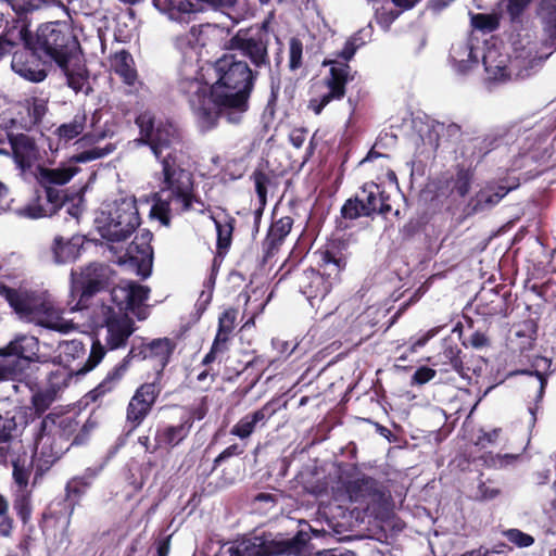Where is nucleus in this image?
<instances>
[{"label":"nucleus","mask_w":556,"mask_h":556,"mask_svg":"<svg viewBox=\"0 0 556 556\" xmlns=\"http://www.w3.org/2000/svg\"><path fill=\"white\" fill-rule=\"evenodd\" d=\"M542 29L545 37L543 45L556 50V0L542 17Z\"/></svg>","instance_id":"49530a36"},{"label":"nucleus","mask_w":556,"mask_h":556,"mask_svg":"<svg viewBox=\"0 0 556 556\" xmlns=\"http://www.w3.org/2000/svg\"><path fill=\"white\" fill-rule=\"evenodd\" d=\"M539 334V324L533 318H528L513 324L509 328H494L491 325L486 330L476 327L472 319L467 326L458 323L448 334L442 336V348H483L491 340L504 341L506 348H533Z\"/></svg>","instance_id":"f03ea898"},{"label":"nucleus","mask_w":556,"mask_h":556,"mask_svg":"<svg viewBox=\"0 0 556 556\" xmlns=\"http://www.w3.org/2000/svg\"><path fill=\"white\" fill-rule=\"evenodd\" d=\"M12 466L15 484L13 509L23 523H27L31 518L33 511V490L29 488L30 468L25 467L20 458L13 459Z\"/></svg>","instance_id":"a211bd4d"},{"label":"nucleus","mask_w":556,"mask_h":556,"mask_svg":"<svg viewBox=\"0 0 556 556\" xmlns=\"http://www.w3.org/2000/svg\"><path fill=\"white\" fill-rule=\"evenodd\" d=\"M362 48L361 43H354L353 41L346 40L342 50L333 53L334 58L339 60L340 62H345L349 64V62L354 58L356 51Z\"/></svg>","instance_id":"0e129e2a"},{"label":"nucleus","mask_w":556,"mask_h":556,"mask_svg":"<svg viewBox=\"0 0 556 556\" xmlns=\"http://www.w3.org/2000/svg\"><path fill=\"white\" fill-rule=\"evenodd\" d=\"M115 270L104 263L91 262L71 271V295L76 299L72 311H83L92 304L93 298L109 291L114 285Z\"/></svg>","instance_id":"39448f33"},{"label":"nucleus","mask_w":556,"mask_h":556,"mask_svg":"<svg viewBox=\"0 0 556 556\" xmlns=\"http://www.w3.org/2000/svg\"><path fill=\"white\" fill-rule=\"evenodd\" d=\"M186 198L187 200L182 199L179 202L180 213H186L193 210L199 214H205V212L208 210V206H206L204 201L195 193L194 187L192 188V191L188 192Z\"/></svg>","instance_id":"4d7b16f0"},{"label":"nucleus","mask_w":556,"mask_h":556,"mask_svg":"<svg viewBox=\"0 0 556 556\" xmlns=\"http://www.w3.org/2000/svg\"><path fill=\"white\" fill-rule=\"evenodd\" d=\"M476 313L483 318V329L486 320L493 317H507L513 312L511 292L505 287L501 289H482L476 296ZM480 327L479 320L473 321Z\"/></svg>","instance_id":"dca6fc26"},{"label":"nucleus","mask_w":556,"mask_h":556,"mask_svg":"<svg viewBox=\"0 0 556 556\" xmlns=\"http://www.w3.org/2000/svg\"><path fill=\"white\" fill-rule=\"evenodd\" d=\"M87 115L85 112H80L74 115L73 119L68 123L60 125L56 129V134L60 139L70 141L79 135H81L86 128Z\"/></svg>","instance_id":"a18cd8bd"},{"label":"nucleus","mask_w":556,"mask_h":556,"mask_svg":"<svg viewBox=\"0 0 556 556\" xmlns=\"http://www.w3.org/2000/svg\"><path fill=\"white\" fill-rule=\"evenodd\" d=\"M270 42L262 37L250 35L245 29L237 33L226 41L225 49L237 51L242 58L248 59L253 70L270 68L271 61L268 52Z\"/></svg>","instance_id":"ddd939ff"},{"label":"nucleus","mask_w":556,"mask_h":556,"mask_svg":"<svg viewBox=\"0 0 556 556\" xmlns=\"http://www.w3.org/2000/svg\"><path fill=\"white\" fill-rule=\"evenodd\" d=\"M159 389L154 383L142 384L131 397L127 407V420L138 426L150 412Z\"/></svg>","instance_id":"393cba45"},{"label":"nucleus","mask_w":556,"mask_h":556,"mask_svg":"<svg viewBox=\"0 0 556 556\" xmlns=\"http://www.w3.org/2000/svg\"><path fill=\"white\" fill-rule=\"evenodd\" d=\"M174 202L170 198L161 199L160 197L155 199L151 210L150 215L153 218H156L161 222L162 225L168 227L170 225V203Z\"/></svg>","instance_id":"864d4df0"},{"label":"nucleus","mask_w":556,"mask_h":556,"mask_svg":"<svg viewBox=\"0 0 556 556\" xmlns=\"http://www.w3.org/2000/svg\"><path fill=\"white\" fill-rule=\"evenodd\" d=\"M110 63L112 71L121 78L124 85L136 90L138 89L137 86H142L135 60L129 51L122 49L111 54Z\"/></svg>","instance_id":"cd10ccee"},{"label":"nucleus","mask_w":556,"mask_h":556,"mask_svg":"<svg viewBox=\"0 0 556 556\" xmlns=\"http://www.w3.org/2000/svg\"><path fill=\"white\" fill-rule=\"evenodd\" d=\"M78 172V167L46 168L37 165V184L60 188L67 184Z\"/></svg>","instance_id":"58836bf2"},{"label":"nucleus","mask_w":556,"mask_h":556,"mask_svg":"<svg viewBox=\"0 0 556 556\" xmlns=\"http://www.w3.org/2000/svg\"><path fill=\"white\" fill-rule=\"evenodd\" d=\"M75 352L76 354L71 355L72 361L68 359L70 354H66L67 364L51 372L48 388L37 391V413L46 409L59 397L73 376H81L93 369L104 357L105 350H90L85 362L86 350H75Z\"/></svg>","instance_id":"20e7f679"},{"label":"nucleus","mask_w":556,"mask_h":556,"mask_svg":"<svg viewBox=\"0 0 556 556\" xmlns=\"http://www.w3.org/2000/svg\"><path fill=\"white\" fill-rule=\"evenodd\" d=\"M238 0H152L153 5L172 18L180 14L195 13L202 10V4L214 9H229L235 7Z\"/></svg>","instance_id":"412c9836"},{"label":"nucleus","mask_w":556,"mask_h":556,"mask_svg":"<svg viewBox=\"0 0 556 556\" xmlns=\"http://www.w3.org/2000/svg\"><path fill=\"white\" fill-rule=\"evenodd\" d=\"M135 350H130L127 357L116 366L112 371H110L106 378L92 391L89 392V396L92 401H96L99 396H102L106 392L111 391L114 384L122 378V376L127 370L128 363L130 358H134L136 355L134 354Z\"/></svg>","instance_id":"37998d69"},{"label":"nucleus","mask_w":556,"mask_h":556,"mask_svg":"<svg viewBox=\"0 0 556 556\" xmlns=\"http://www.w3.org/2000/svg\"><path fill=\"white\" fill-rule=\"evenodd\" d=\"M113 152L112 144L104 148L92 147L88 150L73 154L70 157L71 163H88L98 159H102Z\"/></svg>","instance_id":"603ef678"},{"label":"nucleus","mask_w":556,"mask_h":556,"mask_svg":"<svg viewBox=\"0 0 556 556\" xmlns=\"http://www.w3.org/2000/svg\"><path fill=\"white\" fill-rule=\"evenodd\" d=\"M14 431H16L15 417L10 413L0 415V444L9 443Z\"/></svg>","instance_id":"680f3d73"},{"label":"nucleus","mask_w":556,"mask_h":556,"mask_svg":"<svg viewBox=\"0 0 556 556\" xmlns=\"http://www.w3.org/2000/svg\"><path fill=\"white\" fill-rule=\"evenodd\" d=\"M193 419L191 416H186L181 419L179 425L162 426L155 432V444L153 450L162 447H174L178 445L190 432Z\"/></svg>","instance_id":"473e14b6"},{"label":"nucleus","mask_w":556,"mask_h":556,"mask_svg":"<svg viewBox=\"0 0 556 556\" xmlns=\"http://www.w3.org/2000/svg\"><path fill=\"white\" fill-rule=\"evenodd\" d=\"M112 302L116 305L121 313L128 312V283L126 286H112L110 288Z\"/></svg>","instance_id":"052dcab7"},{"label":"nucleus","mask_w":556,"mask_h":556,"mask_svg":"<svg viewBox=\"0 0 556 556\" xmlns=\"http://www.w3.org/2000/svg\"><path fill=\"white\" fill-rule=\"evenodd\" d=\"M296 285L301 293L311 302L325 299L333 288L327 278L320 274V270L312 267L298 275Z\"/></svg>","instance_id":"b1692460"},{"label":"nucleus","mask_w":556,"mask_h":556,"mask_svg":"<svg viewBox=\"0 0 556 556\" xmlns=\"http://www.w3.org/2000/svg\"><path fill=\"white\" fill-rule=\"evenodd\" d=\"M5 136L20 175L24 180L33 181L35 179V138L13 130H8Z\"/></svg>","instance_id":"f3484780"},{"label":"nucleus","mask_w":556,"mask_h":556,"mask_svg":"<svg viewBox=\"0 0 556 556\" xmlns=\"http://www.w3.org/2000/svg\"><path fill=\"white\" fill-rule=\"evenodd\" d=\"M87 241V238L81 235H74L67 240L56 236L51 247L55 263L65 264L78 260L85 251V243Z\"/></svg>","instance_id":"c85d7f7f"},{"label":"nucleus","mask_w":556,"mask_h":556,"mask_svg":"<svg viewBox=\"0 0 556 556\" xmlns=\"http://www.w3.org/2000/svg\"><path fill=\"white\" fill-rule=\"evenodd\" d=\"M445 330H446L445 326L435 327V328L427 330L422 334L418 336V338L413 342L412 348H421V346L426 345L431 338L435 337L437 334H439L441 332H444Z\"/></svg>","instance_id":"774afa93"},{"label":"nucleus","mask_w":556,"mask_h":556,"mask_svg":"<svg viewBox=\"0 0 556 556\" xmlns=\"http://www.w3.org/2000/svg\"><path fill=\"white\" fill-rule=\"evenodd\" d=\"M514 51L508 64L500 67V77L502 79L518 80L528 78L533 68L542 61L536 55V48L531 40L526 43L522 40L514 41Z\"/></svg>","instance_id":"4468645a"},{"label":"nucleus","mask_w":556,"mask_h":556,"mask_svg":"<svg viewBox=\"0 0 556 556\" xmlns=\"http://www.w3.org/2000/svg\"><path fill=\"white\" fill-rule=\"evenodd\" d=\"M214 222L217 240L216 248L219 254L226 253L232 242V233L235 230L236 218L230 215H225L224 219H217L214 216H211Z\"/></svg>","instance_id":"79ce46f5"},{"label":"nucleus","mask_w":556,"mask_h":556,"mask_svg":"<svg viewBox=\"0 0 556 556\" xmlns=\"http://www.w3.org/2000/svg\"><path fill=\"white\" fill-rule=\"evenodd\" d=\"M321 65L330 66V68L323 79L327 92L308 101L307 108L315 115H320L329 103L341 101L346 94L348 84L354 79L352 67L345 62H340L337 59H325Z\"/></svg>","instance_id":"9d476101"},{"label":"nucleus","mask_w":556,"mask_h":556,"mask_svg":"<svg viewBox=\"0 0 556 556\" xmlns=\"http://www.w3.org/2000/svg\"><path fill=\"white\" fill-rule=\"evenodd\" d=\"M78 427V421L71 414L54 415L49 414L41 421L40 434H37V445L47 444L50 438L53 439L70 437Z\"/></svg>","instance_id":"5701e85b"},{"label":"nucleus","mask_w":556,"mask_h":556,"mask_svg":"<svg viewBox=\"0 0 556 556\" xmlns=\"http://www.w3.org/2000/svg\"><path fill=\"white\" fill-rule=\"evenodd\" d=\"M79 42L66 25L50 22L37 28V59L53 61L58 67H65L67 59H74Z\"/></svg>","instance_id":"423d86ee"},{"label":"nucleus","mask_w":556,"mask_h":556,"mask_svg":"<svg viewBox=\"0 0 556 556\" xmlns=\"http://www.w3.org/2000/svg\"><path fill=\"white\" fill-rule=\"evenodd\" d=\"M135 124L139 128V143L148 146L160 162L164 150L176 151L175 147L182 143L180 129L168 119L156 122L154 113L149 110L137 115Z\"/></svg>","instance_id":"6e6552de"},{"label":"nucleus","mask_w":556,"mask_h":556,"mask_svg":"<svg viewBox=\"0 0 556 556\" xmlns=\"http://www.w3.org/2000/svg\"><path fill=\"white\" fill-rule=\"evenodd\" d=\"M519 187V179L506 177L500 182L486 186L478 193V203L484 205L497 204L509 191Z\"/></svg>","instance_id":"ea45409f"},{"label":"nucleus","mask_w":556,"mask_h":556,"mask_svg":"<svg viewBox=\"0 0 556 556\" xmlns=\"http://www.w3.org/2000/svg\"><path fill=\"white\" fill-rule=\"evenodd\" d=\"M285 240L274 237L267 231L266 237L262 241V263L267 264L280 250Z\"/></svg>","instance_id":"6e6d98bb"},{"label":"nucleus","mask_w":556,"mask_h":556,"mask_svg":"<svg viewBox=\"0 0 556 556\" xmlns=\"http://www.w3.org/2000/svg\"><path fill=\"white\" fill-rule=\"evenodd\" d=\"M318 256L317 266L320 274L332 285L341 281V274L346 268V256L336 245H326L315 252Z\"/></svg>","instance_id":"4be33fe9"},{"label":"nucleus","mask_w":556,"mask_h":556,"mask_svg":"<svg viewBox=\"0 0 556 556\" xmlns=\"http://www.w3.org/2000/svg\"><path fill=\"white\" fill-rule=\"evenodd\" d=\"M471 25L482 33H492L500 27V15L496 13H476L471 15Z\"/></svg>","instance_id":"8fccbe9b"},{"label":"nucleus","mask_w":556,"mask_h":556,"mask_svg":"<svg viewBox=\"0 0 556 556\" xmlns=\"http://www.w3.org/2000/svg\"><path fill=\"white\" fill-rule=\"evenodd\" d=\"M389 201L390 194L381 185L368 181L361 187L359 193L344 202L341 216L351 220L372 217L375 214L386 216L392 210Z\"/></svg>","instance_id":"1a4fd4ad"},{"label":"nucleus","mask_w":556,"mask_h":556,"mask_svg":"<svg viewBox=\"0 0 556 556\" xmlns=\"http://www.w3.org/2000/svg\"><path fill=\"white\" fill-rule=\"evenodd\" d=\"M162 165V187L161 192H167V197L179 204L182 199L187 200V194L194 187V178L191 172L185 169L177 162L176 151H169L161 160Z\"/></svg>","instance_id":"9b49d317"},{"label":"nucleus","mask_w":556,"mask_h":556,"mask_svg":"<svg viewBox=\"0 0 556 556\" xmlns=\"http://www.w3.org/2000/svg\"><path fill=\"white\" fill-rule=\"evenodd\" d=\"M504 535L517 547H529L534 543L533 536L520 531L519 529H509L504 532Z\"/></svg>","instance_id":"e2e57ef3"},{"label":"nucleus","mask_w":556,"mask_h":556,"mask_svg":"<svg viewBox=\"0 0 556 556\" xmlns=\"http://www.w3.org/2000/svg\"><path fill=\"white\" fill-rule=\"evenodd\" d=\"M35 127V97L20 101L12 108V116L5 124L8 130L27 134Z\"/></svg>","instance_id":"7c9ffc66"},{"label":"nucleus","mask_w":556,"mask_h":556,"mask_svg":"<svg viewBox=\"0 0 556 556\" xmlns=\"http://www.w3.org/2000/svg\"><path fill=\"white\" fill-rule=\"evenodd\" d=\"M244 29L245 31H249L250 35L255 37H262V39H266V41L270 42V17H267L262 23H257Z\"/></svg>","instance_id":"338daca9"},{"label":"nucleus","mask_w":556,"mask_h":556,"mask_svg":"<svg viewBox=\"0 0 556 556\" xmlns=\"http://www.w3.org/2000/svg\"><path fill=\"white\" fill-rule=\"evenodd\" d=\"M514 135L507 128H496L471 141L470 159L479 165L483 162L501 163V156L507 155Z\"/></svg>","instance_id":"f8f14e48"},{"label":"nucleus","mask_w":556,"mask_h":556,"mask_svg":"<svg viewBox=\"0 0 556 556\" xmlns=\"http://www.w3.org/2000/svg\"><path fill=\"white\" fill-rule=\"evenodd\" d=\"M298 546L291 541L266 540L262 536L242 539L228 549L230 556H279L292 555Z\"/></svg>","instance_id":"2eb2a0df"},{"label":"nucleus","mask_w":556,"mask_h":556,"mask_svg":"<svg viewBox=\"0 0 556 556\" xmlns=\"http://www.w3.org/2000/svg\"><path fill=\"white\" fill-rule=\"evenodd\" d=\"M293 226V218L291 216H282L278 219L273 220L269 226L268 232L274 237H278L286 240Z\"/></svg>","instance_id":"bf43d9fd"},{"label":"nucleus","mask_w":556,"mask_h":556,"mask_svg":"<svg viewBox=\"0 0 556 556\" xmlns=\"http://www.w3.org/2000/svg\"><path fill=\"white\" fill-rule=\"evenodd\" d=\"M303 66V42L298 37L289 40V68L296 71Z\"/></svg>","instance_id":"13d9d810"},{"label":"nucleus","mask_w":556,"mask_h":556,"mask_svg":"<svg viewBox=\"0 0 556 556\" xmlns=\"http://www.w3.org/2000/svg\"><path fill=\"white\" fill-rule=\"evenodd\" d=\"M94 222L99 235L105 241H125L141 223L136 199L122 198L114 201L113 206L109 211H101Z\"/></svg>","instance_id":"7ed1b4c3"},{"label":"nucleus","mask_w":556,"mask_h":556,"mask_svg":"<svg viewBox=\"0 0 556 556\" xmlns=\"http://www.w3.org/2000/svg\"><path fill=\"white\" fill-rule=\"evenodd\" d=\"M150 289L136 282L128 283V312L140 307L149 298Z\"/></svg>","instance_id":"3c124183"},{"label":"nucleus","mask_w":556,"mask_h":556,"mask_svg":"<svg viewBox=\"0 0 556 556\" xmlns=\"http://www.w3.org/2000/svg\"><path fill=\"white\" fill-rule=\"evenodd\" d=\"M252 179L254 181L255 192L261 204V207L254 212V223L255 229L257 231L263 214V208L267 202V188L271 184V178L268 173L256 168L252 174Z\"/></svg>","instance_id":"c03bdc74"},{"label":"nucleus","mask_w":556,"mask_h":556,"mask_svg":"<svg viewBox=\"0 0 556 556\" xmlns=\"http://www.w3.org/2000/svg\"><path fill=\"white\" fill-rule=\"evenodd\" d=\"M17 38L23 47L13 51L11 68L23 79L35 83V38L27 21L22 23Z\"/></svg>","instance_id":"6ab92c4d"},{"label":"nucleus","mask_w":556,"mask_h":556,"mask_svg":"<svg viewBox=\"0 0 556 556\" xmlns=\"http://www.w3.org/2000/svg\"><path fill=\"white\" fill-rule=\"evenodd\" d=\"M153 233L148 229H142L132 242L128 245L126 255L130 263L137 267V274L143 279L148 278L152 273L153 265V247L151 242Z\"/></svg>","instance_id":"aec40b11"},{"label":"nucleus","mask_w":556,"mask_h":556,"mask_svg":"<svg viewBox=\"0 0 556 556\" xmlns=\"http://www.w3.org/2000/svg\"><path fill=\"white\" fill-rule=\"evenodd\" d=\"M66 77V85L76 93L89 94L92 88L89 85V70L86 63L74 54V59H67L65 67H59Z\"/></svg>","instance_id":"c756f323"},{"label":"nucleus","mask_w":556,"mask_h":556,"mask_svg":"<svg viewBox=\"0 0 556 556\" xmlns=\"http://www.w3.org/2000/svg\"><path fill=\"white\" fill-rule=\"evenodd\" d=\"M501 494L498 486L491 482H481L478 485L477 497L479 500L489 501L497 497Z\"/></svg>","instance_id":"69168bd1"},{"label":"nucleus","mask_w":556,"mask_h":556,"mask_svg":"<svg viewBox=\"0 0 556 556\" xmlns=\"http://www.w3.org/2000/svg\"><path fill=\"white\" fill-rule=\"evenodd\" d=\"M379 315L378 309L369 307L355 319L350 330V341L353 342L354 348L363 344L365 340L375 334Z\"/></svg>","instance_id":"f704fd0d"},{"label":"nucleus","mask_w":556,"mask_h":556,"mask_svg":"<svg viewBox=\"0 0 556 556\" xmlns=\"http://www.w3.org/2000/svg\"><path fill=\"white\" fill-rule=\"evenodd\" d=\"M176 89L187 100L203 129L210 130L217 126L223 113L213 102L212 84L208 85L203 77H180Z\"/></svg>","instance_id":"0eeeda50"},{"label":"nucleus","mask_w":556,"mask_h":556,"mask_svg":"<svg viewBox=\"0 0 556 556\" xmlns=\"http://www.w3.org/2000/svg\"><path fill=\"white\" fill-rule=\"evenodd\" d=\"M43 195L37 194V218L52 216L65 203L67 195L65 191L54 186H40Z\"/></svg>","instance_id":"e433bc0d"},{"label":"nucleus","mask_w":556,"mask_h":556,"mask_svg":"<svg viewBox=\"0 0 556 556\" xmlns=\"http://www.w3.org/2000/svg\"><path fill=\"white\" fill-rule=\"evenodd\" d=\"M24 350H0V381L15 380L30 368L33 358Z\"/></svg>","instance_id":"bb28decb"},{"label":"nucleus","mask_w":556,"mask_h":556,"mask_svg":"<svg viewBox=\"0 0 556 556\" xmlns=\"http://www.w3.org/2000/svg\"><path fill=\"white\" fill-rule=\"evenodd\" d=\"M134 320L127 314L105 318L108 348H122L134 332Z\"/></svg>","instance_id":"2f4dec72"},{"label":"nucleus","mask_w":556,"mask_h":556,"mask_svg":"<svg viewBox=\"0 0 556 556\" xmlns=\"http://www.w3.org/2000/svg\"><path fill=\"white\" fill-rule=\"evenodd\" d=\"M37 325L60 332H67L74 328L73 323L62 317V311L47 300L37 302Z\"/></svg>","instance_id":"72a5a7b5"},{"label":"nucleus","mask_w":556,"mask_h":556,"mask_svg":"<svg viewBox=\"0 0 556 556\" xmlns=\"http://www.w3.org/2000/svg\"><path fill=\"white\" fill-rule=\"evenodd\" d=\"M238 309L229 307L218 317V329L211 348H218L229 341L237 325Z\"/></svg>","instance_id":"a19ab883"},{"label":"nucleus","mask_w":556,"mask_h":556,"mask_svg":"<svg viewBox=\"0 0 556 556\" xmlns=\"http://www.w3.org/2000/svg\"><path fill=\"white\" fill-rule=\"evenodd\" d=\"M213 102L230 124H239L250 110V99L260 72L236 54H224L214 63Z\"/></svg>","instance_id":"f257e3e1"},{"label":"nucleus","mask_w":556,"mask_h":556,"mask_svg":"<svg viewBox=\"0 0 556 556\" xmlns=\"http://www.w3.org/2000/svg\"><path fill=\"white\" fill-rule=\"evenodd\" d=\"M0 295H2L10 306L14 309V312L21 317L27 320H33L35 315V306L30 298L15 289H12L4 285V287H0Z\"/></svg>","instance_id":"4c0bfd02"},{"label":"nucleus","mask_w":556,"mask_h":556,"mask_svg":"<svg viewBox=\"0 0 556 556\" xmlns=\"http://www.w3.org/2000/svg\"><path fill=\"white\" fill-rule=\"evenodd\" d=\"M274 413L275 409L269 403H267L262 408L242 417L231 428L230 433L240 439H247L254 432L258 425L264 426Z\"/></svg>","instance_id":"c9c22d12"},{"label":"nucleus","mask_w":556,"mask_h":556,"mask_svg":"<svg viewBox=\"0 0 556 556\" xmlns=\"http://www.w3.org/2000/svg\"><path fill=\"white\" fill-rule=\"evenodd\" d=\"M73 511L72 504L67 500H58L52 502L42 515V532L49 534L50 529H54V536H63L64 531L70 525V516Z\"/></svg>","instance_id":"a878e982"},{"label":"nucleus","mask_w":556,"mask_h":556,"mask_svg":"<svg viewBox=\"0 0 556 556\" xmlns=\"http://www.w3.org/2000/svg\"><path fill=\"white\" fill-rule=\"evenodd\" d=\"M536 163V156L532 152H523L516 155L510 166L508 167L509 170H522L525 169L527 174H529L530 177H536L541 174L540 169L532 168V165Z\"/></svg>","instance_id":"de8ad7c7"},{"label":"nucleus","mask_w":556,"mask_h":556,"mask_svg":"<svg viewBox=\"0 0 556 556\" xmlns=\"http://www.w3.org/2000/svg\"><path fill=\"white\" fill-rule=\"evenodd\" d=\"M473 179V172L464 166H457L456 176L453 179V192H456L459 197H466L471 187Z\"/></svg>","instance_id":"09e8293b"},{"label":"nucleus","mask_w":556,"mask_h":556,"mask_svg":"<svg viewBox=\"0 0 556 556\" xmlns=\"http://www.w3.org/2000/svg\"><path fill=\"white\" fill-rule=\"evenodd\" d=\"M532 0H506L504 13L511 24H521L522 15Z\"/></svg>","instance_id":"5fc2aeb1"}]
</instances>
